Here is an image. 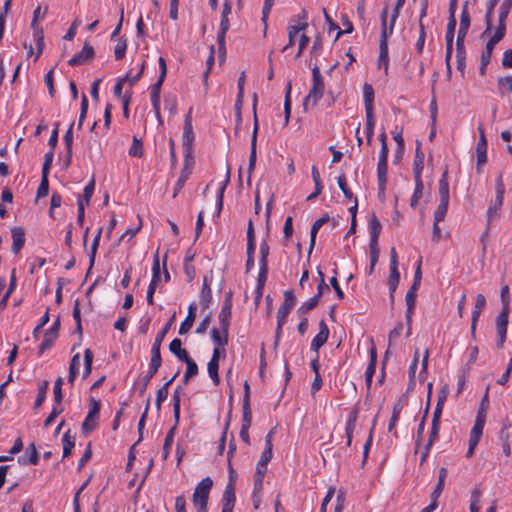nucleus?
<instances>
[{"mask_svg": "<svg viewBox=\"0 0 512 512\" xmlns=\"http://www.w3.org/2000/svg\"><path fill=\"white\" fill-rule=\"evenodd\" d=\"M175 320V313L172 315V317L170 318V320L164 325V327L161 329V331H159L154 339V342H153V345H152V348H151V360H150V364H149V370L147 372V374L142 378V384H141V387L139 389V394L142 395L151 379L153 378V376L158 372L159 368L161 367V364H162V359H161V344L166 336V334L168 333L173 321Z\"/></svg>", "mask_w": 512, "mask_h": 512, "instance_id": "f257e3e1", "label": "nucleus"}, {"mask_svg": "<svg viewBox=\"0 0 512 512\" xmlns=\"http://www.w3.org/2000/svg\"><path fill=\"white\" fill-rule=\"evenodd\" d=\"M369 227H370V242H369V249H370V267H369V274H371L374 271V267L379 259V247H378V238L381 233L382 225L378 218L373 214L370 221H369Z\"/></svg>", "mask_w": 512, "mask_h": 512, "instance_id": "f03ea898", "label": "nucleus"}, {"mask_svg": "<svg viewBox=\"0 0 512 512\" xmlns=\"http://www.w3.org/2000/svg\"><path fill=\"white\" fill-rule=\"evenodd\" d=\"M324 79L318 66L312 68V87L304 100V106L309 103L316 106L324 94Z\"/></svg>", "mask_w": 512, "mask_h": 512, "instance_id": "7ed1b4c3", "label": "nucleus"}, {"mask_svg": "<svg viewBox=\"0 0 512 512\" xmlns=\"http://www.w3.org/2000/svg\"><path fill=\"white\" fill-rule=\"evenodd\" d=\"M404 3H405V0H396V4H395V7H394L392 16H391L389 27H387V14H388V11H387L386 8L383 9V11L381 13L382 31H381V37H380V43H379L380 46H383V45L384 46H388V37L393 32L395 22H396V20H397V18L399 16L400 9L403 7Z\"/></svg>", "mask_w": 512, "mask_h": 512, "instance_id": "20e7f679", "label": "nucleus"}, {"mask_svg": "<svg viewBox=\"0 0 512 512\" xmlns=\"http://www.w3.org/2000/svg\"><path fill=\"white\" fill-rule=\"evenodd\" d=\"M495 189L496 196L490 202V205L487 209V221L490 224L494 219H497L500 216V210L503 205L505 186L503 183L502 175H499L495 181Z\"/></svg>", "mask_w": 512, "mask_h": 512, "instance_id": "39448f33", "label": "nucleus"}, {"mask_svg": "<svg viewBox=\"0 0 512 512\" xmlns=\"http://www.w3.org/2000/svg\"><path fill=\"white\" fill-rule=\"evenodd\" d=\"M256 107H257V95L254 94L253 96V118H254V125H253V132L251 137V150H250V156H249V164H248V182H250L251 174L255 169L256 166V159H257V135H258V118L256 113Z\"/></svg>", "mask_w": 512, "mask_h": 512, "instance_id": "423d86ee", "label": "nucleus"}, {"mask_svg": "<svg viewBox=\"0 0 512 512\" xmlns=\"http://www.w3.org/2000/svg\"><path fill=\"white\" fill-rule=\"evenodd\" d=\"M100 408H101L100 401L96 400L93 397L90 398L89 411H88V414L85 417V419L82 423V427H81L82 432L84 434L91 433L97 427V420L99 418Z\"/></svg>", "mask_w": 512, "mask_h": 512, "instance_id": "0eeeda50", "label": "nucleus"}, {"mask_svg": "<svg viewBox=\"0 0 512 512\" xmlns=\"http://www.w3.org/2000/svg\"><path fill=\"white\" fill-rule=\"evenodd\" d=\"M212 485L213 481L210 477L204 478L197 484L193 493V504L195 507H207Z\"/></svg>", "mask_w": 512, "mask_h": 512, "instance_id": "6e6552de", "label": "nucleus"}, {"mask_svg": "<svg viewBox=\"0 0 512 512\" xmlns=\"http://www.w3.org/2000/svg\"><path fill=\"white\" fill-rule=\"evenodd\" d=\"M485 422L483 421V415L480 414L479 416H476L474 425L470 431L469 435V445L468 450L466 453L467 458H471L474 454V450L477 447L482 435H483V429H484Z\"/></svg>", "mask_w": 512, "mask_h": 512, "instance_id": "1a4fd4ad", "label": "nucleus"}, {"mask_svg": "<svg viewBox=\"0 0 512 512\" xmlns=\"http://www.w3.org/2000/svg\"><path fill=\"white\" fill-rule=\"evenodd\" d=\"M419 287L411 285L405 296V302L407 306L405 318L407 323V337L411 334L412 315L416 304V292Z\"/></svg>", "mask_w": 512, "mask_h": 512, "instance_id": "9d476101", "label": "nucleus"}, {"mask_svg": "<svg viewBox=\"0 0 512 512\" xmlns=\"http://www.w3.org/2000/svg\"><path fill=\"white\" fill-rule=\"evenodd\" d=\"M505 33L506 32L503 31V29H496L494 35L491 36V38L486 43L485 51H483L481 55V62L484 65H488L490 63L495 45L504 38Z\"/></svg>", "mask_w": 512, "mask_h": 512, "instance_id": "9b49d317", "label": "nucleus"}, {"mask_svg": "<svg viewBox=\"0 0 512 512\" xmlns=\"http://www.w3.org/2000/svg\"><path fill=\"white\" fill-rule=\"evenodd\" d=\"M235 501V485L233 484V479H231V481L226 485L222 496L223 505L221 512H233Z\"/></svg>", "mask_w": 512, "mask_h": 512, "instance_id": "f8f14e48", "label": "nucleus"}, {"mask_svg": "<svg viewBox=\"0 0 512 512\" xmlns=\"http://www.w3.org/2000/svg\"><path fill=\"white\" fill-rule=\"evenodd\" d=\"M508 318L509 316H507V312L501 311L496 319V331L498 334L497 347L500 349L503 348L504 342L506 340Z\"/></svg>", "mask_w": 512, "mask_h": 512, "instance_id": "ddd939ff", "label": "nucleus"}, {"mask_svg": "<svg viewBox=\"0 0 512 512\" xmlns=\"http://www.w3.org/2000/svg\"><path fill=\"white\" fill-rule=\"evenodd\" d=\"M94 54V48L88 43H85L83 49L69 59L68 64L70 66L83 65L87 60L92 59L94 57Z\"/></svg>", "mask_w": 512, "mask_h": 512, "instance_id": "4468645a", "label": "nucleus"}, {"mask_svg": "<svg viewBox=\"0 0 512 512\" xmlns=\"http://www.w3.org/2000/svg\"><path fill=\"white\" fill-rule=\"evenodd\" d=\"M193 140H194V133H193L192 124H191V117H190V114H188L185 119L184 131H183V149H184L186 156H188L191 152Z\"/></svg>", "mask_w": 512, "mask_h": 512, "instance_id": "2eb2a0df", "label": "nucleus"}, {"mask_svg": "<svg viewBox=\"0 0 512 512\" xmlns=\"http://www.w3.org/2000/svg\"><path fill=\"white\" fill-rule=\"evenodd\" d=\"M359 409L358 407H353L351 411L349 412L348 419L346 421L345 425V433L347 437V446L351 445L353 432L356 427V421L358 418Z\"/></svg>", "mask_w": 512, "mask_h": 512, "instance_id": "dca6fc26", "label": "nucleus"}, {"mask_svg": "<svg viewBox=\"0 0 512 512\" xmlns=\"http://www.w3.org/2000/svg\"><path fill=\"white\" fill-rule=\"evenodd\" d=\"M330 221V216L328 214H324L319 219H317L311 226L310 230V243H309V250L308 254L310 255L316 242V236L319 229L327 222Z\"/></svg>", "mask_w": 512, "mask_h": 512, "instance_id": "f3484780", "label": "nucleus"}, {"mask_svg": "<svg viewBox=\"0 0 512 512\" xmlns=\"http://www.w3.org/2000/svg\"><path fill=\"white\" fill-rule=\"evenodd\" d=\"M13 244L12 252L18 254L25 244V231L21 227H14L11 229Z\"/></svg>", "mask_w": 512, "mask_h": 512, "instance_id": "a211bd4d", "label": "nucleus"}, {"mask_svg": "<svg viewBox=\"0 0 512 512\" xmlns=\"http://www.w3.org/2000/svg\"><path fill=\"white\" fill-rule=\"evenodd\" d=\"M196 303H191L188 307V313L185 320L181 323L179 328V334H186L193 326L195 318H196Z\"/></svg>", "mask_w": 512, "mask_h": 512, "instance_id": "6ab92c4d", "label": "nucleus"}, {"mask_svg": "<svg viewBox=\"0 0 512 512\" xmlns=\"http://www.w3.org/2000/svg\"><path fill=\"white\" fill-rule=\"evenodd\" d=\"M388 164L378 163L377 167V178H378V190L379 197L384 196L387 179H388Z\"/></svg>", "mask_w": 512, "mask_h": 512, "instance_id": "aec40b11", "label": "nucleus"}, {"mask_svg": "<svg viewBox=\"0 0 512 512\" xmlns=\"http://www.w3.org/2000/svg\"><path fill=\"white\" fill-rule=\"evenodd\" d=\"M512 8V0H503L499 7V16H498V27L497 29H503L506 32V19L509 15V12Z\"/></svg>", "mask_w": 512, "mask_h": 512, "instance_id": "412c9836", "label": "nucleus"}, {"mask_svg": "<svg viewBox=\"0 0 512 512\" xmlns=\"http://www.w3.org/2000/svg\"><path fill=\"white\" fill-rule=\"evenodd\" d=\"M376 361H377V353L376 348L372 347L370 349V362L368 364V367L365 371V382L368 389H370L372 384V378L375 373L376 369Z\"/></svg>", "mask_w": 512, "mask_h": 512, "instance_id": "4be33fe9", "label": "nucleus"}, {"mask_svg": "<svg viewBox=\"0 0 512 512\" xmlns=\"http://www.w3.org/2000/svg\"><path fill=\"white\" fill-rule=\"evenodd\" d=\"M199 298L202 309H208L212 300V291L207 277H204L203 286Z\"/></svg>", "mask_w": 512, "mask_h": 512, "instance_id": "5701e85b", "label": "nucleus"}, {"mask_svg": "<svg viewBox=\"0 0 512 512\" xmlns=\"http://www.w3.org/2000/svg\"><path fill=\"white\" fill-rule=\"evenodd\" d=\"M255 249H256L255 231H254L253 221L250 219L248 221V227H247V249H246L247 257H254Z\"/></svg>", "mask_w": 512, "mask_h": 512, "instance_id": "b1692460", "label": "nucleus"}, {"mask_svg": "<svg viewBox=\"0 0 512 512\" xmlns=\"http://www.w3.org/2000/svg\"><path fill=\"white\" fill-rule=\"evenodd\" d=\"M364 104L366 114H374V90L370 84H365L363 87Z\"/></svg>", "mask_w": 512, "mask_h": 512, "instance_id": "393cba45", "label": "nucleus"}, {"mask_svg": "<svg viewBox=\"0 0 512 512\" xmlns=\"http://www.w3.org/2000/svg\"><path fill=\"white\" fill-rule=\"evenodd\" d=\"M400 281V274L398 271V267H390V275L388 278V286L390 291V301L394 302V293L398 287Z\"/></svg>", "mask_w": 512, "mask_h": 512, "instance_id": "a878e982", "label": "nucleus"}, {"mask_svg": "<svg viewBox=\"0 0 512 512\" xmlns=\"http://www.w3.org/2000/svg\"><path fill=\"white\" fill-rule=\"evenodd\" d=\"M470 22H471V20H470V15L468 12V2L466 1L462 6L458 33L467 35L469 27H470Z\"/></svg>", "mask_w": 512, "mask_h": 512, "instance_id": "bb28decb", "label": "nucleus"}, {"mask_svg": "<svg viewBox=\"0 0 512 512\" xmlns=\"http://www.w3.org/2000/svg\"><path fill=\"white\" fill-rule=\"evenodd\" d=\"M290 312V309L287 307L281 305L277 312V328H276V335H275V344L278 343L279 337L282 332V327L285 324L286 318Z\"/></svg>", "mask_w": 512, "mask_h": 512, "instance_id": "cd10ccee", "label": "nucleus"}, {"mask_svg": "<svg viewBox=\"0 0 512 512\" xmlns=\"http://www.w3.org/2000/svg\"><path fill=\"white\" fill-rule=\"evenodd\" d=\"M424 167V153L420 150V144L416 149V154L413 162L414 179H422L421 173Z\"/></svg>", "mask_w": 512, "mask_h": 512, "instance_id": "c85d7f7f", "label": "nucleus"}, {"mask_svg": "<svg viewBox=\"0 0 512 512\" xmlns=\"http://www.w3.org/2000/svg\"><path fill=\"white\" fill-rule=\"evenodd\" d=\"M497 1L496 0H488L487 4H486V14H485V24H486V28L482 34V36H485L487 34H490L491 31H492V15H493V10L495 8V6L497 5Z\"/></svg>", "mask_w": 512, "mask_h": 512, "instance_id": "c756f323", "label": "nucleus"}, {"mask_svg": "<svg viewBox=\"0 0 512 512\" xmlns=\"http://www.w3.org/2000/svg\"><path fill=\"white\" fill-rule=\"evenodd\" d=\"M63 444V458L71 455L72 449L75 446V436L71 434V430L66 431L62 438Z\"/></svg>", "mask_w": 512, "mask_h": 512, "instance_id": "7c9ffc66", "label": "nucleus"}, {"mask_svg": "<svg viewBox=\"0 0 512 512\" xmlns=\"http://www.w3.org/2000/svg\"><path fill=\"white\" fill-rule=\"evenodd\" d=\"M252 422V413H243L242 416V427L240 431V438L246 443L250 444L249 428Z\"/></svg>", "mask_w": 512, "mask_h": 512, "instance_id": "2f4dec72", "label": "nucleus"}, {"mask_svg": "<svg viewBox=\"0 0 512 512\" xmlns=\"http://www.w3.org/2000/svg\"><path fill=\"white\" fill-rule=\"evenodd\" d=\"M228 334L229 331L221 332L220 328H213L211 330V338L214 346H226L228 343Z\"/></svg>", "mask_w": 512, "mask_h": 512, "instance_id": "473e14b6", "label": "nucleus"}, {"mask_svg": "<svg viewBox=\"0 0 512 512\" xmlns=\"http://www.w3.org/2000/svg\"><path fill=\"white\" fill-rule=\"evenodd\" d=\"M229 27L230 23L228 17H225V15H221L220 30L217 36V42L220 50L224 49L225 35L229 30Z\"/></svg>", "mask_w": 512, "mask_h": 512, "instance_id": "72a5a7b5", "label": "nucleus"}, {"mask_svg": "<svg viewBox=\"0 0 512 512\" xmlns=\"http://www.w3.org/2000/svg\"><path fill=\"white\" fill-rule=\"evenodd\" d=\"M164 81L157 80L151 87V104L154 110H158L160 106V92Z\"/></svg>", "mask_w": 512, "mask_h": 512, "instance_id": "f704fd0d", "label": "nucleus"}, {"mask_svg": "<svg viewBox=\"0 0 512 512\" xmlns=\"http://www.w3.org/2000/svg\"><path fill=\"white\" fill-rule=\"evenodd\" d=\"M48 386H49V382L47 380H44L39 383L38 395L36 397V400H35V403L33 406L34 410H37L38 408H40L41 405L43 404V402L45 401Z\"/></svg>", "mask_w": 512, "mask_h": 512, "instance_id": "c9c22d12", "label": "nucleus"}, {"mask_svg": "<svg viewBox=\"0 0 512 512\" xmlns=\"http://www.w3.org/2000/svg\"><path fill=\"white\" fill-rule=\"evenodd\" d=\"M415 180V189H414V193L411 197V200H410V206L411 208L415 209L417 204H418V201L419 199L422 198L423 196V190H424V185H423V181L422 179H414Z\"/></svg>", "mask_w": 512, "mask_h": 512, "instance_id": "e433bc0d", "label": "nucleus"}, {"mask_svg": "<svg viewBox=\"0 0 512 512\" xmlns=\"http://www.w3.org/2000/svg\"><path fill=\"white\" fill-rule=\"evenodd\" d=\"M230 176H231V168H230V166H228L227 172H226V178H225L224 182L222 183V186L220 187L219 192H218V197H217V213H218V215L220 214L222 207H223L224 192H225L227 185L230 182Z\"/></svg>", "mask_w": 512, "mask_h": 512, "instance_id": "4c0bfd02", "label": "nucleus"}, {"mask_svg": "<svg viewBox=\"0 0 512 512\" xmlns=\"http://www.w3.org/2000/svg\"><path fill=\"white\" fill-rule=\"evenodd\" d=\"M175 432H176V424H174V426L171 427V429L168 431V433L165 437L164 445H163V459L164 460H166L169 456L170 449H171V446L174 441Z\"/></svg>", "mask_w": 512, "mask_h": 512, "instance_id": "58836bf2", "label": "nucleus"}, {"mask_svg": "<svg viewBox=\"0 0 512 512\" xmlns=\"http://www.w3.org/2000/svg\"><path fill=\"white\" fill-rule=\"evenodd\" d=\"M56 339L57 336H55L53 333L46 331L43 336V340L39 346V355L43 354L46 350L50 349L53 346Z\"/></svg>", "mask_w": 512, "mask_h": 512, "instance_id": "ea45409f", "label": "nucleus"}, {"mask_svg": "<svg viewBox=\"0 0 512 512\" xmlns=\"http://www.w3.org/2000/svg\"><path fill=\"white\" fill-rule=\"evenodd\" d=\"M378 66L379 68H384L385 74L388 73L389 68V56H388V46H380L379 45V57H378Z\"/></svg>", "mask_w": 512, "mask_h": 512, "instance_id": "a19ab883", "label": "nucleus"}, {"mask_svg": "<svg viewBox=\"0 0 512 512\" xmlns=\"http://www.w3.org/2000/svg\"><path fill=\"white\" fill-rule=\"evenodd\" d=\"M207 370L210 378L212 379L213 383L215 385H218L220 383V378L218 374L219 370V362H216L214 359H210L207 365Z\"/></svg>", "mask_w": 512, "mask_h": 512, "instance_id": "79ce46f5", "label": "nucleus"}, {"mask_svg": "<svg viewBox=\"0 0 512 512\" xmlns=\"http://www.w3.org/2000/svg\"><path fill=\"white\" fill-rule=\"evenodd\" d=\"M290 93H291V84L289 83L287 85L286 95H285V100H284V126L288 125L289 119H290V114H291Z\"/></svg>", "mask_w": 512, "mask_h": 512, "instance_id": "37998d69", "label": "nucleus"}, {"mask_svg": "<svg viewBox=\"0 0 512 512\" xmlns=\"http://www.w3.org/2000/svg\"><path fill=\"white\" fill-rule=\"evenodd\" d=\"M446 175H447V173L445 172L439 181V196H440V201L449 202V185L446 180Z\"/></svg>", "mask_w": 512, "mask_h": 512, "instance_id": "c03bdc74", "label": "nucleus"}, {"mask_svg": "<svg viewBox=\"0 0 512 512\" xmlns=\"http://www.w3.org/2000/svg\"><path fill=\"white\" fill-rule=\"evenodd\" d=\"M101 233H102V227H100L98 229V232L92 242L91 251H90V255H89V262H90L89 269H91L94 265L97 248H98L99 242H100Z\"/></svg>", "mask_w": 512, "mask_h": 512, "instance_id": "a18cd8bd", "label": "nucleus"}, {"mask_svg": "<svg viewBox=\"0 0 512 512\" xmlns=\"http://www.w3.org/2000/svg\"><path fill=\"white\" fill-rule=\"evenodd\" d=\"M92 362H93V353L90 349H86L84 351V371H83V379H86L92 370Z\"/></svg>", "mask_w": 512, "mask_h": 512, "instance_id": "49530a36", "label": "nucleus"}, {"mask_svg": "<svg viewBox=\"0 0 512 512\" xmlns=\"http://www.w3.org/2000/svg\"><path fill=\"white\" fill-rule=\"evenodd\" d=\"M466 59V51L465 48H456V62H457V69L460 71L461 76L464 77L465 72V63Z\"/></svg>", "mask_w": 512, "mask_h": 512, "instance_id": "de8ad7c7", "label": "nucleus"}, {"mask_svg": "<svg viewBox=\"0 0 512 512\" xmlns=\"http://www.w3.org/2000/svg\"><path fill=\"white\" fill-rule=\"evenodd\" d=\"M456 24V18L448 19L447 30L445 35L446 45H453Z\"/></svg>", "mask_w": 512, "mask_h": 512, "instance_id": "09e8293b", "label": "nucleus"}, {"mask_svg": "<svg viewBox=\"0 0 512 512\" xmlns=\"http://www.w3.org/2000/svg\"><path fill=\"white\" fill-rule=\"evenodd\" d=\"M319 300L320 299L314 295L309 301L303 303L298 308V310H297L298 314L303 315V314L308 313L309 311H311L312 309H314L317 306Z\"/></svg>", "mask_w": 512, "mask_h": 512, "instance_id": "8fccbe9b", "label": "nucleus"}, {"mask_svg": "<svg viewBox=\"0 0 512 512\" xmlns=\"http://www.w3.org/2000/svg\"><path fill=\"white\" fill-rule=\"evenodd\" d=\"M448 203L446 201H440L435 213H434V221L436 223H439L444 220L447 210H448Z\"/></svg>", "mask_w": 512, "mask_h": 512, "instance_id": "3c124183", "label": "nucleus"}, {"mask_svg": "<svg viewBox=\"0 0 512 512\" xmlns=\"http://www.w3.org/2000/svg\"><path fill=\"white\" fill-rule=\"evenodd\" d=\"M269 245L267 240H263L260 244V259H259V265L260 266H268V255H269Z\"/></svg>", "mask_w": 512, "mask_h": 512, "instance_id": "603ef678", "label": "nucleus"}, {"mask_svg": "<svg viewBox=\"0 0 512 512\" xmlns=\"http://www.w3.org/2000/svg\"><path fill=\"white\" fill-rule=\"evenodd\" d=\"M144 69H145V61H143L141 63L139 72L136 75L132 76L131 72H128L127 75L125 77H123L122 79H125V83L128 82L129 87L131 88L140 80V78L143 75Z\"/></svg>", "mask_w": 512, "mask_h": 512, "instance_id": "864d4df0", "label": "nucleus"}, {"mask_svg": "<svg viewBox=\"0 0 512 512\" xmlns=\"http://www.w3.org/2000/svg\"><path fill=\"white\" fill-rule=\"evenodd\" d=\"M129 155L133 157H141L143 155V144L140 139L133 137V142L129 149Z\"/></svg>", "mask_w": 512, "mask_h": 512, "instance_id": "5fc2aeb1", "label": "nucleus"}, {"mask_svg": "<svg viewBox=\"0 0 512 512\" xmlns=\"http://www.w3.org/2000/svg\"><path fill=\"white\" fill-rule=\"evenodd\" d=\"M375 119L374 114H366V138L367 143H371L372 136L374 134Z\"/></svg>", "mask_w": 512, "mask_h": 512, "instance_id": "6e6d98bb", "label": "nucleus"}, {"mask_svg": "<svg viewBox=\"0 0 512 512\" xmlns=\"http://www.w3.org/2000/svg\"><path fill=\"white\" fill-rule=\"evenodd\" d=\"M160 278H161L160 261H159L158 251H157L156 254L154 255V259H153L151 282L158 284L160 281Z\"/></svg>", "mask_w": 512, "mask_h": 512, "instance_id": "4d7b16f0", "label": "nucleus"}, {"mask_svg": "<svg viewBox=\"0 0 512 512\" xmlns=\"http://www.w3.org/2000/svg\"><path fill=\"white\" fill-rule=\"evenodd\" d=\"M186 365H187V369H186V372H185L184 378H183V382L185 384H187L192 377H194L198 374V366L194 360L186 363Z\"/></svg>", "mask_w": 512, "mask_h": 512, "instance_id": "13d9d810", "label": "nucleus"}, {"mask_svg": "<svg viewBox=\"0 0 512 512\" xmlns=\"http://www.w3.org/2000/svg\"><path fill=\"white\" fill-rule=\"evenodd\" d=\"M477 171L481 172V167L487 162V147H476Z\"/></svg>", "mask_w": 512, "mask_h": 512, "instance_id": "bf43d9fd", "label": "nucleus"}, {"mask_svg": "<svg viewBox=\"0 0 512 512\" xmlns=\"http://www.w3.org/2000/svg\"><path fill=\"white\" fill-rule=\"evenodd\" d=\"M48 192H49L48 176L42 175L41 176V182H40V185H39L38 190H37L36 198L40 199V198L46 197L48 195Z\"/></svg>", "mask_w": 512, "mask_h": 512, "instance_id": "052dcab7", "label": "nucleus"}, {"mask_svg": "<svg viewBox=\"0 0 512 512\" xmlns=\"http://www.w3.org/2000/svg\"><path fill=\"white\" fill-rule=\"evenodd\" d=\"M62 385H63V379L61 377L57 378L54 383V387H53L54 401L57 405H60L62 402V399H63Z\"/></svg>", "mask_w": 512, "mask_h": 512, "instance_id": "680f3d73", "label": "nucleus"}, {"mask_svg": "<svg viewBox=\"0 0 512 512\" xmlns=\"http://www.w3.org/2000/svg\"><path fill=\"white\" fill-rule=\"evenodd\" d=\"M94 188H95V180H94V178H92L84 188L83 198L81 199V200H83L84 206L89 205L90 199L94 192Z\"/></svg>", "mask_w": 512, "mask_h": 512, "instance_id": "e2e57ef3", "label": "nucleus"}, {"mask_svg": "<svg viewBox=\"0 0 512 512\" xmlns=\"http://www.w3.org/2000/svg\"><path fill=\"white\" fill-rule=\"evenodd\" d=\"M231 313L220 311L218 315V320L220 324L221 332L229 331Z\"/></svg>", "mask_w": 512, "mask_h": 512, "instance_id": "0e129e2a", "label": "nucleus"}, {"mask_svg": "<svg viewBox=\"0 0 512 512\" xmlns=\"http://www.w3.org/2000/svg\"><path fill=\"white\" fill-rule=\"evenodd\" d=\"M127 43L125 39H120L114 48V55L116 60H121L126 53Z\"/></svg>", "mask_w": 512, "mask_h": 512, "instance_id": "69168bd1", "label": "nucleus"}, {"mask_svg": "<svg viewBox=\"0 0 512 512\" xmlns=\"http://www.w3.org/2000/svg\"><path fill=\"white\" fill-rule=\"evenodd\" d=\"M337 184H338V187L340 188V190L343 192L344 196L347 199H352L353 198V193L349 189V187L347 186L345 175H341V176H339L337 178Z\"/></svg>", "mask_w": 512, "mask_h": 512, "instance_id": "338daca9", "label": "nucleus"}, {"mask_svg": "<svg viewBox=\"0 0 512 512\" xmlns=\"http://www.w3.org/2000/svg\"><path fill=\"white\" fill-rule=\"evenodd\" d=\"M327 339L328 336L318 333L311 342V349L318 352V350L327 342Z\"/></svg>", "mask_w": 512, "mask_h": 512, "instance_id": "774afa93", "label": "nucleus"}]
</instances>
